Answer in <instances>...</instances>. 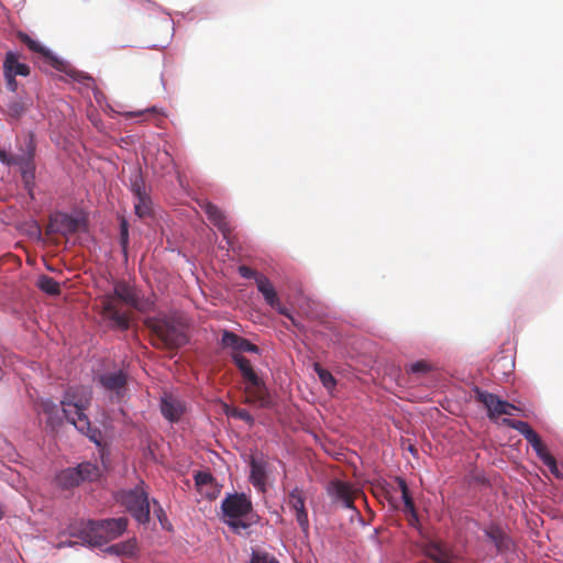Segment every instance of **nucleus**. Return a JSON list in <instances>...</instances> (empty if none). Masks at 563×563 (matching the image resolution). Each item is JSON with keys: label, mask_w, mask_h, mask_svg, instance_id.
I'll use <instances>...</instances> for the list:
<instances>
[{"label": "nucleus", "mask_w": 563, "mask_h": 563, "mask_svg": "<svg viewBox=\"0 0 563 563\" xmlns=\"http://www.w3.org/2000/svg\"><path fill=\"white\" fill-rule=\"evenodd\" d=\"M137 290L125 282H117L111 292L101 297L102 316L109 320L111 328L126 331L130 328V306L135 303Z\"/></svg>", "instance_id": "f257e3e1"}, {"label": "nucleus", "mask_w": 563, "mask_h": 563, "mask_svg": "<svg viewBox=\"0 0 563 563\" xmlns=\"http://www.w3.org/2000/svg\"><path fill=\"white\" fill-rule=\"evenodd\" d=\"M19 153L12 154L0 148V162L9 167L16 166L20 169L24 187L32 191L35 180V150L36 144L33 133H27L18 139Z\"/></svg>", "instance_id": "f03ea898"}, {"label": "nucleus", "mask_w": 563, "mask_h": 563, "mask_svg": "<svg viewBox=\"0 0 563 563\" xmlns=\"http://www.w3.org/2000/svg\"><path fill=\"white\" fill-rule=\"evenodd\" d=\"M144 324L152 333V344L157 349L176 350L188 341L181 323L173 317H147Z\"/></svg>", "instance_id": "7ed1b4c3"}, {"label": "nucleus", "mask_w": 563, "mask_h": 563, "mask_svg": "<svg viewBox=\"0 0 563 563\" xmlns=\"http://www.w3.org/2000/svg\"><path fill=\"white\" fill-rule=\"evenodd\" d=\"M128 527L125 517L103 520H89L79 531L78 537L90 547H101L123 534Z\"/></svg>", "instance_id": "20e7f679"}, {"label": "nucleus", "mask_w": 563, "mask_h": 563, "mask_svg": "<svg viewBox=\"0 0 563 563\" xmlns=\"http://www.w3.org/2000/svg\"><path fill=\"white\" fill-rule=\"evenodd\" d=\"M221 510L224 522L234 531L239 532L250 527V523L245 522L243 518L252 512L253 505L245 494H229L221 503Z\"/></svg>", "instance_id": "39448f33"}, {"label": "nucleus", "mask_w": 563, "mask_h": 563, "mask_svg": "<svg viewBox=\"0 0 563 563\" xmlns=\"http://www.w3.org/2000/svg\"><path fill=\"white\" fill-rule=\"evenodd\" d=\"M91 389L87 386H71L65 391L60 401L62 416L70 423L74 419L87 416L85 410L91 401Z\"/></svg>", "instance_id": "423d86ee"}, {"label": "nucleus", "mask_w": 563, "mask_h": 563, "mask_svg": "<svg viewBox=\"0 0 563 563\" xmlns=\"http://www.w3.org/2000/svg\"><path fill=\"white\" fill-rule=\"evenodd\" d=\"M115 498L137 522L147 523L150 521L148 495L142 485H137L132 489L121 490L117 494Z\"/></svg>", "instance_id": "0eeeda50"}, {"label": "nucleus", "mask_w": 563, "mask_h": 563, "mask_svg": "<svg viewBox=\"0 0 563 563\" xmlns=\"http://www.w3.org/2000/svg\"><path fill=\"white\" fill-rule=\"evenodd\" d=\"M101 476L98 465L90 462H82L76 467H68L60 471L56 476V483L64 489H70L84 482H95Z\"/></svg>", "instance_id": "6e6552de"}, {"label": "nucleus", "mask_w": 563, "mask_h": 563, "mask_svg": "<svg viewBox=\"0 0 563 563\" xmlns=\"http://www.w3.org/2000/svg\"><path fill=\"white\" fill-rule=\"evenodd\" d=\"M474 398L476 401L484 405L487 409V416L490 420H494L503 415L511 416L512 410H517V407L509 404L506 400H501L498 396L482 390L478 387L474 388Z\"/></svg>", "instance_id": "1a4fd4ad"}, {"label": "nucleus", "mask_w": 563, "mask_h": 563, "mask_svg": "<svg viewBox=\"0 0 563 563\" xmlns=\"http://www.w3.org/2000/svg\"><path fill=\"white\" fill-rule=\"evenodd\" d=\"M327 492L333 503L340 504L344 508L355 509L354 499L358 495V490L350 483L340 479L331 481Z\"/></svg>", "instance_id": "9d476101"}, {"label": "nucleus", "mask_w": 563, "mask_h": 563, "mask_svg": "<svg viewBox=\"0 0 563 563\" xmlns=\"http://www.w3.org/2000/svg\"><path fill=\"white\" fill-rule=\"evenodd\" d=\"M18 38L27 46V48L36 54L53 68L59 71H67L68 65L54 55L48 48L43 46L40 42L33 40L30 35L24 32H18Z\"/></svg>", "instance_id": "9b49d317"}, {"label": "nucleus", "mask_w": 563, "mask_h": 563, "mask_svg": "<svg viewBox=\"0 0 563 563\" xmlns=\"http://www.w3.org/2000/svg\"><path fill=\"white\" fill-rule=\"evenodd\" d=\"M245 402L258 408H271L273 406V398L262 378L257 377L255 380L246 383Z\"/></svg>", "instance_id": "f8f14e48"}, {"label": "nucleus", "mask_w": 563, "mask_h": 563, "mask_svg": "<svg viewBox=\"0 0 563 563\" xmlns=\"http://www.w3.org/2000/svg\"><path fill=\"white\" fill-rule=\"evenodd\" d=\"M503 423L523 435V438L531 444L539 459L548 453L547 446L542 442L540 435L528 422L504 418Z\"/></svg>", "instance_id": "ddd939ff"}, {"label": "nucleus", "mask_w": 563, "mask_h": 563, "mask_svg": "<svg viewBox=\"0 0 563 563\" xmlns=\"http://www.w3.org/2000/svg\"><path fill=\"white\" fill-rule=\"evenodd\" d=\"M3 71L7 86L11 91H15L18 84L16 76H29L30 67L19 60V56L14 52H8L3 60Z\"/></svg>", "instance_id": "4468645a"}, {"label": "nucleus", "mask_w": 563, "mask_h": 563, "mask_svg": "<svg viewBox=\"0 0 563 563\" xmlns=\"http://www.w3.org/2000/svg\"><path fill=\"white\" fill-rule=\"evenodd\" d=\"M250 482L260 492L264 493L267 486L269 463L265 456L252 455L250 459Z\"/></svg>", "instance_id": "2eb2a0df"}, {"label": "nucleus", "mask_w": 563, "mask_h": 563, "mask_svg": "<svg viewBox=\"0 0 563 563\" xmlns=\"http://www.w3.org/2000/svg\"><path fill=\"white\" fill-rule=\"evenodd\" d=\"M98 383L107 391L114 393L115 397L120 399L126 389L128 376L124 372H108L99 375Z\"/></svg>", "instance_id": "dca6fc26"}, {"label": "nucleus", "mask_w": 563, "mask_h": 563, "mask_svg": "<svg viewBox=\"0 0 563 563\" xmlns=\"http://www.w3.org/2000/svg\"><path fill=\"white\" fill-rule=\"evenodd\" d=\"M305 495L298 487L294 488L288 495V506L295 511L296 520L303 533L309 531L308 512L305 507Z\"/></svg>", "instance_id": "f3484780"}, {"label": "nucleus", "mask_w": 563, "mask_h": 563, "mask_svg": "<svg viewBox=\"0 0 563 563\" xmlns=\"http://www.w3.org/2000/svg\"><path fill=\"white\" fill-rule=\"evenodd\" d=\"M79 224L78 219L67 213H57L51 217L47 233H58L67 236L76 233L79 229Z\"/></svg>", "instance_id": "a211bd4d"}, {"label": "nucleus", "mask_w": 563, "mask_h": 563, "mask_svg": "<svg viewBox=\"0 0 563 563\" xmlns=\"http://www.w3.org/2000/svg\"><path fill=\"white\" fill-rule=\"evenodd\" d=\"M223 347L231 349L233 353L241 354L242 352L258 353L260 349L245 338L238 335L234 332L224 330L221 338Z\"/></svg>", "instance_id": "6ab92c4d"}, {"label": "nucleus", "mask_w": 563, "mask_h": 563, "mask_svg": "<svg viewBox=\"0 0 563 563\" xmlns=\"http://www.w3.org/2000/svg\"><path fill=\"white\" fill-rule=\"evenodd\" d=\"M200 208L205 211L209 221L222 232L225 239H229L232 227L227 216L216 205L209 201L200 203Z\"/></svg>", "instance_id": "aec40b11"}, {"label": "nucleus", "mask_w": 563, "mask_h": 563, "mask_svg": "<svg viewBox=\"0 0 563 563\" xmlns=\"http://www.w3.org/2000/svg\"><path fill=\"white\" fill-rule=\"evenodd\" d=\"M161 411L170 422H177L186 411L185 402L172 394H165L161 401Z\"/></svg>", "instance_id": "412c9836"}, {"label": "nucleus", "mask_w": 563, "mask_h": 563, "mask_svg": "<svg viewBox=\"0 0 563 563\" xmlns=\"http://www.w3.org/2000/svg\"><path fill=\"white\" fill-rule=\"evenodd\" d=\"M195 485L200 495L216 498L214 478L210 472L199 471L195 474Z\"/></svg>", "instance_id": "4be33fe9"}, {"label": "nucleus", "mask_w": 563, "mask_h": 563, "mask_svg": "<svg viewBox=\"0 0 563 563\" xmlns=\"http://www.w3.org/2000/svg\"><path fill=\"white\" fill-rule=\"evenodd\" d=\"M133 192L135 196L134 210L135 214L140 218H145L152 212V201L146 195L145 189L137 184L133 185Z\"/></svg>", "instance_id": "5701e85b"}, {"label": "nucleus", "mask_w": 563, "mask_h": 563, "mask_svg": "<svg viewBox=\"0 0 563 563\" xmlns=\"http://www.w3.org/2000/svg\"><path fill=\"white\" fill-rule=\"evenodd\" d=\"M484 532L495 544L497 552H505L510 549V539L500 527L490 525L484 529Z\"/></svg>", "instance_id": "b1692460"}, {"label": "nucleus", "mask_w": 563, "mask_h": 563, "mask_svg": "<svg viewBox=\"0 0 563 563\" xmlns=\"http://www.w3.org/2000/svg\"><path fill=\"white\" fill-rule=\"evenodd\" d=\"M423 553L437 563H444L449 558L450 553L441 542L429 540L423 545Z\"/></svg>", "instance_id": "393cba45"}, {"label": "nucleus", "mask_w": 563, "mask_h": 563, "mask_svg": "<svg viewBox=\"0 0 563 563\" xmlns=\"http://www.w3.org/2000/svg\"><path fill=\"white\" fill-rule=\"evenodd\" d=\"M71 424H74L79 432L87 435L90 441L98 445L100 444L102 439L101 432L98 429L91 428L90 420L87 416L74 419Z\"/></svg>", "instance_id": "a878e982"}, {"label": "nucleus", "mask_w": 563, "mask_h": 563, "mask_svg": "<svg viewBox=\"0 0 563 563\" xmlns=\"http://www.w3.org/2000/svg\"><path fill=\"white\" fill-rule=\"evenodd\" d=\"M71 424H74L79 432L87 435L90 441L98 445L100 444L102 439L101 432L98 429L91 428L90 420L87 416L74 419Z\"/></svg>", "instance_id": "bb28decb"}, {"label": "nucleus", "mask_w": 563, "mask_h": 563, "mask_svg": "<svg viewBox=\"0 0 563 563\" xmlns=\"http://www.w3.org/2000/svg\"><path fill=\"white\" fill-rule=\"evenodd\" d=\"M257 289L263 295L266 303L271 307H275L278 305V295L271 283V280L266 276L257 277Z\"/></svg>", "instance_id": "cd10ccee"}, {"label": "nucleus", "mask_w": 563, "mask_h": 563, "mask_svg": "<svg viewBox=\"0 0 563 563\" xmlns=\"http://www.w3.org/2000/svg\"><path fill=\"white\" fill-rule=\"evenodd\" d=\"M232 358H233L234 364L238 366L239 371L241 372L243 379L246 383L255 380L258 377V375L254 371L250 360H247L245 356L238 354V353H232Z\"/></svg>", "instance_id": "c85d7f7f"}, {"label": "nucleus", "mask_w": 563, "mask_h": 563, "mask_svg": "<svg viewBox=\"0 0 563 563\" xmlns=\"http://www.w3.org/2000/svg\"><path fill=\"white\" fill-rule=\"evenodd\" d=\"M136 550L135 539H130L124 542H119L108 547L104 552L118 556H132Z\"/></svg>", "instance_id": "c756f323"}, {"label": "nucleus", "mask_w": 563, "mask_h": 563, "mask_svg": "<svg viewBox=\"0 0 563 563\" xmlns=\"http://www.w3.org/2000/svg\"><path fill=\"white\" fill-rule=\"evenodd\" d=\"M396 483L401 492V498L404 500V511L411 517L416 518V507L412 497L410 496L408 485L402 477H396Z\"/></svg>", "instance_id": "7c9ffc66"}, {"label": "nucleus", "mask_w": 563, "mask_h": 563, "mask_svg": "<svg viewBox=\"0 0 563 563\" xmlns=\"http://www.w3.org/2000/svg\"><path fill=\"white\" fill-rule=\"evenodd\" d=\"M41 408L44 415L47 416V422L51 426L58 424L62 422V416L59 415L58 406L52 400H43Z\"/></svg>", "instance_id": "2f4dec72"}, {"label": "nucleus", "mask_w": 563, "mask_h": 563, "mask_svg": "<svg viewBox=\"0 0 563 563\" xmlns=\"http://www.w3.org/2000/svg\"><path fill=\"white\" fill-rule=\"evenodd\" d=\"M36 285L42 291L52 296L60 292L59 284L53 277L47 275L40 276Z\"/></svg>", "instance_id": "473e14b6"}, {"label": "nucleus", "mask_w": 563, "mask_h": 563, "mask_svg": "<svg viewBox=\"0 0 563 563\" xmlns=\"http://www.w3.org/2000/svg\"><path fill=\"white\" fill-rule=\"evenodd\" d=\"M314 371L318 374L321 383L323 384V386L325 388L331 389L335 386L336 382H335L333 375L329 371L321 367L320 364H318V363L314 364Z\"/></svg>", "instance_id": "72a5a7b5"}, {"label": "nucleus", "mask_w": 563, "mask_h": 563, "mask_svg": "<svg viewBox=\"0 0 563 563\" xmlns=\"http://www.w3.org/2000/svg\"><path fill=\"white\" fill-rule=\"evenodd\" d=\"M26 111V106L21 100H12L8 104V113L12 118H20Z\"/></svg>", "instance_id": "f704fd0d"}, {"label": "nucleus", "mask_w": 563, "mask_h": 563, "mask_svg": "<svg viewBox=\"0 0 563 563\" xmlns=\"http://www.w3.org/2000/svg\"><path fill=\"white\" fill-rule=\"evenodd\" d=\"M550 470V472L556 477L562 478L563 475L558 467L556 460L549 452L540 459Z\"/></svg>", "instance_id": "c9c22d12"}, {"label": "nucleus", "mask_w": 563, "mask_h": 563, "mask_svg": "<svg viewBox=\"0 0 563 563\" xmlns=\"http://www.w3.org/2000/svg\"><path fill=\"white\" fill-rule=\"evenodd\" d=\"M154 307V302L148 299H141L137 295L135 298V303L130 306V310H137L140 312L151 311Z\"/></svg>", "instance_id": "e433bc0d"}, {"label": "nucleus", "mask_w": 563, "mask_h": 563, "mask_svg": "<svg viewBox=\"0 0 563 563\" xmlns=\"http://www.w3.org/2000/svg\"><path fill=\"white\" fill-rule=\"evenodd\" d=\"M250 563H279L274 556L265 552H253Z\"/></svg>", "instance_id": "4c0bfd02"}, {"label": "nucleus", "mask_w": 563, "mask_h": 563, "mask_svg": "<svg viewBox=\"0 0 563 563\" xmlns=\"http://www.w3.org/2000/svg\"><path fill=\"white\" fill-rule=\"evenodd\" d=\"M120 243L125 251L129 243V224L124 218L121 219L120 223Z\"/></svg>", "instance_id": "58836bf2"}, {"label": "nucleus", "mask_w": 563, "mask_h": 563, "mask_svg": "<svg viewBox=\"0 0 563 563\" xmlns=\"http://www.w3.org/2000/svg\"><path fill=\"white\" fill-rule=\"evenodd\" d=\"M238 271H239V274L243 278H254L256 283H257V277L264 276L263 274H260L256 271H254L251 267L245 266V265L239 266Z\"/></svg>", "instance_id": "ea45409f"}, {"label": "nucleus", "mask_w": 563, "mask_h": 563, "mask_svg": "<svg viewBox=\"0 0 563 563\" xmlns=\"http://www.w3.org/2000/svg\"><path fill=\"white\" fill-rule=\"evenodd\" d=\"M431 369V366L426 361H417L410 365V373H427Z\"/></svg>", "instance_id": "a19ab883"}, {"label": "nucleus", "mask_w": 563, "mask_h": 563, "mask_svg": "<svg viewBox=\"0 0 563 563\" xmlns=\"http://www.w3.org/2000/svg\"><path fill=\"white\" fill-rule=\"evenodd\" d=\"M232 416L235 417V418H239V419H241L243 421H246L249 423L253 422V417L245 409H234L232 411Z\"/></svg>", "instance_id": "79ce46f5"}, {"label": "nucleus", "mask_w": 563, "mask_h": 563, "mask_svg": "<svg viewBox=\"0 0 563 563\" xmlns=\"http://www.w3.org/2000/svg\"><path fill=\"white\" fill-rule=\"evenodd\" d=\"M273 308H274V309H276V310H277V312H278L279 314H283V316L287 317L288 319H289V318H291V316H292V314L288 311V309H287V308H285L284 306H282L280 300H278V305H277V306H275V307H273Z\"/></svg>", "instance_id": "37998d69"}, {"label": "nucleus", "mask_w": 563, "mask_h": 563, "mask_svg": "<svg viewBox=\"0 0 563 563\" xmlns=\"http://www.w3.org/2000/svg\"><path fill=\"white\" fill-rule=\"evenodd\" d=\"M408 522L410 526L416 527L419 523L418 514L416 512V518L409 515Z\"/></svg>", "instance_id": "c03bdc74"}, {"label": "nucleus", "mask_w": 563, "mask_h": 563, "mask_svg": "<svg viewBox=\"0 0 563 563\" xmlns=\"http://www.w3.org/2000/svg\"><path fill=\"white\" fill-rule=\"evenodd\" d=\"M291 324L297 328L298 330H302L303 325L299 323L292 316L289 318Z\"/></svg>", "instance_id": "a18cd8bd"}, {"label": "nucleus", "mask_w": 563, "mask_h": 563, "mask_svg": "<svg viewBox=\"0 0 563 563\" xmlns=\"http://www.w3.org/2000/svg\"><path fill=\"white\" fill-rule=\"evenodd\" d=\"M78 80H88L92 81V78L90 76H80V78H77Z\"/></svg>", "instance_id": "49530a36"}, {"label": "nucleus", "mask_w": 563, "mask_h": 563, "mask_svg": "<svg viewBox=\"0 0 563 563\" xmlns=\"http://www.w3.org/2000/svg\"><path fill=\"white\" fill-rule=\"evenodd\" d=\"M137 114H142V112H137ZM129 117H132V115H136V113H133V112H129L128 113Z\"/></svg>", "instance_id": "de8ad7c7"}, {"label": "nucleus", "mask_w": 563, "mask_h": 563, "mask_svg": "<svg viewBox=\"0 0 563 563\" xmlns=\"http://www.w3.org/2000/svg\"><path fill=\"white\" fill-rule=\"evenodd\" d=\"M163 155H164V157H165L167 161H169V159H170V158H169V155H168V153H167V152H165Z\"/></svg>", "instance_id": "09e8293b"}]
</instances>
